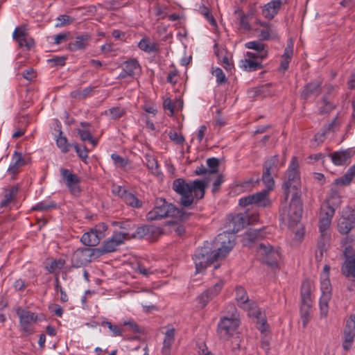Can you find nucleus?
I'll return each instance as SVG.
<instances>
[{
	"mask_svg": "<svg viewBox=\"0 0 355 355\" xmlns=\"http://www.w3.org/2000/svg\"><path fill=\"white\" fill-rule=\"evenodd\" d=\"M282 189L287 201L291 195L287 216L293 222H297L302 217L303 203L301 199V180L299 171V163L297 157H293L287 170L286 178L282 184Z\"/></svg>",
	"mask_w": 355,
	"mask_h": 355,
	"instance_id": "f257e3e1",
	"label": "nucleus"
},
{
	"mask_svg": "<svg viewBox=\"0 0 355 355\" xmlns=\"http://www.w3.org/2000/svg\"><path fill=\"white\" fill-rule=\"evenodd\" d=\"M221 243V247L217 250H211L209 246L198 248L193 259L196 266V272H201L215 261L224 258L233 248V241L229 238L227 233L219 234L216 238Z\"/></svg>",
	"mask_w": 355,
	"mask_h": 355,
	"instance_id": "f03ea898",
	"label": "nucleus"
},
{
	"mask_svg": "<svg viewBox=\"0 0 355 355\" xmlns=\"http://www.w3.org/2000/svg\"><path fill=\"white\" fill-rule=\"evenodd\" d=\"M166 217L179 218L181 220H185L189 214L163 198L157 199L154 208L146 215L147 219L153 221Z\"/></svg>",
	"mask_w": 355,
	"mask_h": 355,
	"instance_id": "7ed1b4c3",
	"label": "nucleus"
},
{
	"mask_svg": "<svg viewBox=\"0 0 355 355\" xmlns=\"http://www.w3.org/2000/svg\"><path fill=\"white\" fill-rule=\"evenodd\" d=\"M16 314L19 318V326L20 331L26 336H29L35 332L34 323L41 320V317L36 313L18 306Z\"/></svg>",
	"mask_w": 355,
	"mask_h": 355,
	"instance_id": "20e7f679",
	"label": "nucleus"
},
{
	"mask_svg": "<svg viewBox=\"0 0 355 355\" xmlns=\"http://www.w3.org/2000/svg\"><path fill=\"white\" fill-rule=\"evenodd\" d=\"M257 254L260 261L272 268H279L281 254L269 243H260L257 248Z\"/></svg>",
	"mask_w": 355,
	"mask_h": 355,
	"instance_id": "39448f33",
	"label": "nucleus"
},
{
	"mask_svg": "<svg viewBox=\"0 0 355 355\" xmlns=\"http://www.w3.org/2000/svg\"><path fill=\"white\" fill-rule=\"evenodd\" d=\"M311 285L308 281L303 282L301 287L300 316L302 326L305 328L310 321V311L312 307Z\"/></svg>",
	"mask_w": 355,
	"mask_h": 355,
	"instance_id": "423d86ee",
	"label": "nucleus"
},
{
	"mask_svg": "<svg viewBox=\"0 0 355 355\" xmlns=\"http://www.w3.org/2000/svg\"><path fill=\"white\" fill-rule=\"evenodd\" d=\"M173 189L179 194L181 198L179 203L183 207H189L194 203V198L191 194V182H186L183 178H178L173 180Z\"/></svg>",
	"mask_w": 355,
	"mask_h": 355,
	"instance_id": "0eeeda50",
	"label": "nucleus"
},
{
	"mask_svg": "<svg viewBox=\"0 0 355 355\" xmlns=\"http://www.w3.org/2000/svg\"><path fill=\"white\" fill-rule=\"evenodd\" d=\"M239 326L238 318L223 316L220 318L217 325V334L220 340H228L234 335V331Z\"/></svg>",
	"mask_w": 355,
	"mask_h": 355,
	"instance_id": "6e6552de",
	"label": "nucleus"
},
{
	"mask_svg": "<svg viewBox=\"0 0 355 355\" xmlns=\"http://www.w3.org/2000/svg\"><path fill=\"white\" fill-rule=\"evenodd\" d=\"M99 249L83 248L77 249L72 254L71 265L74 268L85 266L92 261L93 257L100 256Z\"/></svg>",
	"mask_w": 355,
	"mask_h": 355,
	"instance_id": "1a4fd4ad",
	"label": "nucleus"
},
{
	"mask_svg": "<svg viewBox=\"0 0 355 355\" xmlns=\"http://www.w3.org/2000/svg\"><path fill=\"white\" fill-rule=\"evenodd\" d=\"M60 172L62 180L65 183L70 193L73 196H79L81 191V189L79 185L80 182V178L67 168H61L60 169Z\"/></svg>",
	"mask_w": 355,
	"mask_h": 355,
	"instance_id": "9d476101",
	"label": "nucleus"
},
{
	"mask_svg": "<svg viewBox=\"0 0 355 355\" xmlns=\"http://www.w3.org/2000/svg\"><path fill=\"white\" fill-rule=\"evenodd\" d=\"M355 226V211L347 207L338 222V230L342 234H347Z\"/></svg>",
	"mask_w": 355,
	"mask_h": 355,
	"instance_id": "9b49d317",
	"label": "nucleus"
},
{
	"mask_svg": "<svg viewBox=\"0 0 355 355\" xmlns=\"http://www.w3.org/2000/svg\"><path fill=\"white\" fill-rule=\"evenodd\" d=\"M355 338V315L352 314L346 320L343 329V347L348 351L354 340Z\"/></svg>",
	"mask_w": 355,
	"mask_h": 355,
	"instance_id": "f8f14e48",
	"label": "nucleus"
},
{
	"mask_svg": "<svg viewBox=\"0 0 355 355\" xmlns=\"http://www.w3.org/2000/svg\"><path fill=\"white\" fill-rule=\"evenodd\" d=\"M229 230L223 233H227L229 238L231 241H233V245H234V238L232 233H236L242 230L245 225L248 223L246 216L243 214H237L234 215H230L229 216Z\"/></svg>",
	"mask_w": 355,
	"mask_h": 355,
	"instance_id": "ddd939ff",
	"label": "nucleus"
},
{
	"mask_svg": "<svg viewBox=\"0 0 355 355\" xmlns=\"http://www.w3.org/2000/svg\"><path fill=\"white\" fill-rule=\"evenodd\" d=\"M354 155L355 150L352 148H347L331 153L328 156L336 166H345L350 164L352 158Z\"/></svg>",
	"mask_w": 355,
	"mask_h": 355,
	"instance_id": "4468645a",
	"label": "nucleus"
},
{
	"mask_svg": "<svg viewBox=\"0 0 355 355\" xmlns=\"http://www.w3.org/2000/svg\"><path fill=\"white\" fill-rule=\"evenodd\" d=\"M92 39L90 34L82 33L75 37V40L68 44L67 49L71 51L85 50Z\"/></svg>",
	"mask_w": 355,
	"mask_h": 355,
	"instance_id": "2eb2a0df",
	"label": "nucleus"
},
{
	"mask_svg": "<svg viewBox=\"0 0 355 355\" xmlns=\"http://www.w3.org/2000/svg\"><path fill=\"white\" fill-rule=\"evenodd\" d=\"M141 67L137 59H130L123 62V68L122 71L119 73L118 79H125L128 77H133L135 71L140 70Z\"/></svg>",
	"mask_w": 355,
	"mask_h": 355,
	"instance_id": "dca6fc26",
	"label": "nucleus"
},
{
	"mask_svg": "<svg viewBox=\"0 0 355 355\" xmlns=\"http://www.w3.org/2000/svg\"><path fill=\"white\" fill-rule=\"evenodd\" d=\"M335 214V208L331 206L328 207L327 211H323L320 214L319 219V231L320 233H329L328 230L331 225L332 218Z\"/></svg>",
	"mask_w": 355,
	"mask_h": 355,
	"instance_id": "f3484780",
	"label": "nucleus"
},
{
	"mask_svg": "<svg viewBox=\"0 0 355 355\" xmlns=\"http://www.w3.org/2000/svg\"><path fill=\"white\" fill-rule=\"evenodd\" d=\"M161 233L159 227L153 225H142L138 227L135 232H132V239H143L146 236L151 237Z\"/></svg>",
	"mask_w": 355,
	"mask_h": 355,
	"instance_id": "a211bd4d",
	"label": "nucleus"
},
{
	"mask_svg": "<svg viewBox=\"0 0 355 355\" xmlns=\"http://www.w3.org/2000/svg\"><path fill=\"white\" fill-rule=\"evenodd\" d=\"M331 234L330 233H320L318 241V250L315 254L317 261H321L323 254L327 251L330 245Z\"/></svg>",
	"mask_w": 355,
	"mask_h": 355,
	"instance_id": "6ab92c4d",
	"label": "nucleus"
},
{
	"mask_svg": "<svg viewBox=\"0 0 355 355\" xmlns=\"http://www.w3.org/2000/svg\"><path fill=\"white\" fill-rule=\"evenodd\" d=\"M283 3L281 0H273L265 4L262 8V15L268 19H272L278 13Z\"/></svg>",
	"mask_w": 355,
	"mask_h": 355,
	"instance_id": "aec40b11",
	"label": "nucleus"
},
{
	"mask_svg": "<svg viewBox=\"0 0 355 355\" xmlns=\"http://www.w3.org/2000/svg\"><path fill=\"white\" fill-rule=\"evenodd\" d=\"M321 83L319 82H311L305 85L301 92V98L307 100L313 96H318L321 93Z\"/></svg>",
	"mask_w": 355,
	"mask_h": 355,
	"instance_id": "412c9836",
	"label": "nucleus"
},
{
	"mask_svg": "<svg viewBox=\"0 0 355 355\" xmlns=\"http://www.w3.org/2000/svg\"><path fill=\"white\" fill-rule=\"evenodd\" d=\"M234 15H236V23L243 33H248L252 31V28L250 25V19L245 15L243 10L238 7L234 10Z\"/></svg>",
	"mask_w": 355,
	"mask_h": 355,
	"instance_id": "4be33fe9",
	"label": "nucleus"
},
{
	"mask_svg": "<svg viewBox=\"0 0 355 355\" xmlns=\"http://www.w3.org/2000/svg\"><path fill=\"white\" fill-rule=\"evenodd\" d=\"M208 185V182L203 180H195L191 182V193H193L194 200H201L204 198L205 189Z\"/></svg>",
	"mask_w": 355,
	"mask_h": 355,
	"instance_id": "5701e85b",
	"label": "nucleus"
},
{
	"mask_svg": "<svg viewBox=\"0 0 355 355\" xmlns=\"http://www.w3.org/2000/svg\"><path fill=\"white\" fill-rule=\"evenodd\" d=\"M250 196L253 197V199H251L252 205H254L257 207L266 208L270 205V200L268 198V192L266 190L255 193L250 195Z\"/></svg>",
	"mask_w": 355,
	"mask_h": 355,
	"instance_id": "b1692460",
	"label": "nucleus"
},
{
	"mask_svg": "<svg viewBox=\"0 0 355 355\" xmlns=\"http://www.w3.org/2000/svg\"><path fill=\"white\" fill-rule=\"evenodd\" d=\"M265 234L263 229L249 230L244 233L243 243L245 245H248L255 241L264 238Z\"/></svg>",
	"mask_w": 355,
	"mask_h": 355,
	"instance_id": "393cba45",
	"label": "nucleus"
},
{
	"mask_svg": "<svg viewBox=\"0 0 355 355\" xmlns=\"http://www.w3.org/2000/svg\"><path fill=\"white\" fill-rule=\"evenodd\" d=\"M26 162L23 159L21 153L15 151L12 157V163L8 167V171L12 175L18 173L19 168L25 165Z\"/></svg>",
	"mask_w": 355,
	"mask_h": 355,
	"instance_id": "a878e982",
	"label": "nucleus"
},
{
	"mask_svg": "<svg viewBox=\"0 0 355 355\" xmlns=\"http://www.w3.org/2000/svg\"><path fill=\"white\" fill-rule=\"evenodd\" d=\"M355 177V164L350 166L347 172L341 177L336 178L334 184L335 185L348 186Z\"/></svg>",
	"mask_w": 355,
	"mask_h": 355,
	"instance_id": "bb28decb",
	"label": "nucleus"
},
{
	"mask_svg": "<svg viewBox=\"0 0 355 355\" xmlns=\"http://www.w3.org/2000/svg\"><path fill=\"white\" fill-rule=\"evenodd\" d=\"M80 241L86 246L94 247L99 244L101 239L97 236L95 231L91 230L83 234Z\"/></svg>",
	"mask_w": 355,
	"mask_h": 355,
	"instance_id": "cd10ccee",
	"label": "nucleus"
},
{
	"mask_svg": "<svg viewBox=\"0 0 355 355\" xmlns=\"http://www.w3.org/2000/svg\"><path fill=\"white\" fill-rule=\"evenodd\" d=\"M341 272L347 278H352L355 281V257L345 260L341 267Z\"/></svg>",
	"mask_w": 355,
	"mask_h": 355,
	"instance_id": "c85d7f7f",
	"label": "nucleus"
},
{
	"mask_svg": "<svg viewBox=\"0 0 355 355\" xmlns=\"http://www.w3.org/2000/svg\"><path fill=\"white\" fill-rule=\"evenodd\" d=\"M279 165L278 155L271 156L264 162L263 165V171L275 174L279 170Z\"/></svg>",
	"mask_w": 355,
	"mask_h": 355,
	"instance_id": "c756f323",
	"label": "nucleus"
},
{
	"mask_svg": "<svg viewBox=\"0 0 355 355\" xmlns=\"http://www.w3.org/2000/svg\"><path fill=\"white\" fill-rule=\"evenodd\" d=\"M113 225L118 226L122 230L121 233L125 234V236L128 238V239H132V231L135 228V225L132 221L130 220H124V221H114L112 223Z\"/></svg>",
	"mask_w": 355,
	"mask_h": 355,
	"instance_id": "7c9ffc66",
	"label": "nucleus"
},
{
	"mask_svg": "<svg viewBox=\"0 0 355 355\" xmlns=\"http://www.w3.org/2000/svg\"><path fill=\"white\" fill-rule=\"evenodd\" d=\"M138 47L146 53H155L159 51L157 44L148 37L143 38L138 44Z\"/></svg>",
	"mask_w": 355,
	"mask_h": 355,
	"instance_id": "2f4dec72",
	"label": "nucleus"
},
{
	"mask_svg": "<svg viewBox=\"0 0 355 355\" xmlns=\"http://www.w3.org/2000/svg\"><path fill=\"white\" fill-rule=\"evenodd\" d=\"M236 300L241 308H248L249 298L245 290L241 286L236 288Z\"/></svg>",
	"mask_w": 355,
	"mask_h": 355,
	"instance_id": "473e14b6",
	"label": "nucleus"
},
{
	"mask_svg": "<svg viewBox=\"0 0 355 355\" xmlns=\"http://www.w3.org/2000/svg\"><path fill=\"white\" fill-rule=\"evenodd\" d=\"M248 309H250V315L256 318L258 320V323L260 324L258 329L261 332L266 331L267 327V321L266 318L261 317V310L259 308H252L249 306Z\"/></svg>",
	"mask_w": 355,
	"mask_h": 355,
	"instance_id": "72a5a7b5",
	"label": "nucleus"
},
{
	"mask_svg": "<svg viewBox=\"0 0 355 355\" xmlns=\"http://www.w3.org/2000/svg\"><path fill=\"white\" fill-rule=\"evenodd\" d=\"M333 184L334 187H332L330 190L329 197L328 200V206L330 205L332 207H338L341 202V198L340 196V192L336 188L337 185H335L334 183Z\"/></svg>",
	"mask_w": 355,
	"mask_h": 355,
	"instance_id": "f704fd0d",
	"label": "nucleus"
},
{
	"mask_svg": "<svg viewBox=\"0 0 355 355\" xmlns=\"http://www.w3.org/2000/svg\"><path fill=\"white\" fill-rule=\"evenodd\" d=\"M101 325L104 327H107L111 331L112 336H123V332L125 331V329H122L119 325L113 324L107 320H103Z\"/></svg>",
	"mask_w": 355,
	"mask_h": 355,
	"instance_id": "c9c22d12",
	"label": "nucleus"
},
{
	"mask_svg": "<svg viewBox=\"0 0 355 355\" xmlns=\"http://www.w3.org/2000/svg\"><path fill=\"white\" fill-rule=\"evenodd\" d=\"M241 62V67L248 71H254L263 68V65L261 64V62H259L258 60H253L252 59L245 58Z\"/></svg>",
	"mask_w": 355,
	"mask_h": 355,
	"instance_id": "e433bc0d",
	"label": "nucleus"
},
{
	"mask_svg": "<svg viewBox=\"0 0 355 355\" xmlns=\"http://www.w3.org/2000/svg\"><path fill=\"white\" fill-rule=\"evenodd\" d=\"M65 261L62 259L52 260L49 263H46L45 268L49 273L53 274L60 270L64 266Z\"/></svg>",
	"mask_w": 355,
	"mask_h": 355,
	"instance_id": "4c0bfd02",
	"label": "nucleus"
},
{
	"mask_svg": "<svg viewBox=\"0 0 355 355\" xmlns=\"http://www.w3.org/2000/svg\"><path fill=\"white\" fill-rule=\"evenodd\" d=\"M124 202L133 208H140L143 205L142 201L139 200L133 193L128 192L123 200Z\"/></svg>",
	"mask_w": 355,
	"mask_h": 355,
	"instance_id": "58836bf2",
	"label": "nucleus"
},
{
	"mask_svg": "<svg viewBox=\"0 0 355 355\" xmlns=\"http://www.w3.org/2000/svg\"><path fill=\"white\" fill-rule=\"evenodd\" d=\"M58 147L61 150L63 153H67L69 151L71 144H69L66 137L62 136L61 130L59 131V136L56 139Z\"/></svg>",
	"mask_w": 355,
	"mask_h": 355,
	"instance_id": "ea45409f",
	"label": "nucleus"
},
{
	"mask_svg": "<svg viewBox=\"0 0 355 355\" xmlns=\"http://www.w3.org/2000/svg\"><path fill=\"white\" fill-rule=\"evenodd\" d=\"M118 244L115 243L113 239H109L103 243L102 247L99 249L100 256L105 254L116 251Z\"/></svg>",
	"mask_w": 355,
	"mask_h": 355,
	"instance_id": "a19ab883",
	"label": "nucleus"
},
{
	"mask_svg": "<svg viewBox=\"0 0 355 355\" xmlns=\"http://www.w3.org/2000/svg\"><path fill=\"white\" fill-rule=\"evenodd\" d=\"M77 133L83 141H88L93 145V146H96L97 145L98 140L93 137L89 130L78 128Z\"/></svg>",
	"mask_w": 355,
	"mask_h": 355,
	"instance_id": "79ce46f5",
	"label": "nucleus"
},
{
	"mask_svg": "<svg viewBox=\"0 0 355 355\" xmlns=\"http://www.w3.org/2000/svg\"><path fill=\"white\" fill-rule=\"evenodd\" d=\"M339 114H338L334 119L331 121V123H329L327 125H324L322 129L327 132V134H329L330 132H336L341 124V121L339 119Z\"/></svg>",
	"mask_w": 355,
	"mask_h": 355,
	"instance_id": "37998d69",
	"label": "nucleus"
},
{
	"mask_svg": "<svg viewBox=\"0 0 355 355\" xmlns=\"http://www.w3.org/2000/svg\"><path fill=\"white\" fill-rule=\"evenodd\" d=\"M211 290H206L202 294L196 297V302L200 308H204L207 306L208 302L213 299L210 295Z\"/></svg>",
	"mask_w": 355,
	"mask_h": 355,
	"instance_id": "c03bdc74",
	"label": "nucleus"
},
{
	"mask_svg": "<svg viewBox=\"0 0 355 355\" xmlns=\"http://www.w3.org/2000/svg\"><path fill=\"white\" fill-rule=\"evenodd\" d=\"M31 123L30 116L28 114L18 115L16 117L15 127L26 130V128Z\"/></svg>",
	"mask_w": 355,
	"mask_h": 355,
	"instance_id": "a18cd8bd",
	"label": "nucleus"
},
{
	"mask_svg": "<svg viewBox=\"0 0 355 355\" xmlns=\"http://www.w3.org/2000/svg\"><path fill=\"white\" fill-rule=\"evenodd\" d=\"M18 192L17 187H12L8 193L4 195L3 200L0 202V208L6 207L12 200Z\"/></svg>",
	"mask_w": 355,
	"mask_h": 355,
	"instance_id": "49530a36",
	"label": "nucleus"
},
{
	"mask_svg": "<svg viewBox=\"0 0 355 355\" xmlns=\"http://www.w3.org/2000/svg\"><path fill=\"white\" fill-rule=\"evenodd\" d=\"M331 299L330 296L321 295L320 298V309L321 317H326L329 312V302Z\"/></svg>",
	"mask_w": 355,
	"mask_h": 355,
	"instance_id": "de8ad7c7",
	"label": "nucleus"
},
{
	"mask_svg": "<svg viewBox=\"0 0 355 355\" xmlns=\"http://www.w3.org/2000/svg\"><path fill=\"white\" fill-rule=\"evenodd\" d=\"M147 168L152 171L153 173L159 175V166L157 159L153 156H147L146 157V164Z\"/></svg>",
	"mask_w": 355,
	"mask_h": 355,
	"instance_id": "09e8293b",
	"label": "nucleus"
},
{
	"mask_svg": "<svg viewBox=\"0 0 355 355\" xmlns=\"http://www.w3.org/2000/svg\"><path fill=\"white\" fill-rule=\"evenodd\" d=\"M56 204L54 202H46L42 201L37 203L35 206H33L31 209L33 211H48L51 208H55Z\"/></svg>",
	"mask_w": 355,
	"mask_h": 355,
	"instance_id": "8fccbe9b",
	"label": "nucleus"
},
{
	"mask_svg": "<svg viewBox=\"0 0 355 355\" xmlns=\"http://www.w3.org/2000/svg\"><path fill=\"white\" fill-rule=\"evenodd\" d=\"M108 113L111 115L112 119L116 120L123 116L125 114L126 111L123 107H114L105 112L106 114H107Z\"/></svg>",
	"mask_w": 355,
	"mask_h": 355,
	"instance_id": "3c124183",
	"label": "nucleus"
},
{
	"mask_svg": "<svg viewBox=\"0 0 355 355\" xmlns=\"http://www.w3.org/2000/svg\"><path fill=\"white\" fill-rule=\"evenodd\" d=\"M219 159L216 157H211L207 159V164L209 167V175L218 172Z\"/></svg>",
	"mask_w": 355,
	"mask_h": 355,
	"instance_id": "603ef678",
	"label": "nucleus"
},
{
	"mask_svg": "<svg viewBox=\"0 0 355 355\" xmlns=\"http://www.w3.org/2000/svg\"><path fill=\"white\" fill-rule=\"evenodd\" d=\"M320 289L322 295H328L331 297V285L329 279L321 278Z\"/></svg>",
	"mask_w": 355,
	"mask_h": 355,
	"instance_id": "864d4df0",
	"label": "nucleus"
},
{
	"mask_svg": "<svg viewBox=\"0 0 355 355\" xmlns=\"http://www.w3.org/2000/svg\"><path fill=\"white\" fill-rule=\"evenodd\" d=\"M73 146L77 153V155L83 161H85L88 158L89 150L85 146L81 147L78 144L74 143Z\"/></svg>",
	"mask_w": 355,
	"mask_h": 355,
	"instance_id": "5fc2aeb1",
	"label": "nucleus"
},
{
	"mask_svg": "<svg viewBox=\"0 0 355 355\" xmlns=\"http://www.w3.org/2000/svg\"><path fill=\"white\" fill-rule=\"evenodd\" d=\"M111 158L116 167L124 168L128 164V160L127 159L123 158L121 155L115 153L111 155Z\"/></svg>",
	"mask_w": 355,
	"mask_h": 355,
	"instance_id": "6e6d98bb",
	"label": "nucleus"
},
{
	"mask_svg": "<svg viewBox=\"0 0 355 355\" xmlns=\"http://www.w3.org/2000/svg\"><path fill=\"white\" fill-rule=\"evenodd\" d=\"M17 42L20 47H25L26 50H30L35 44L34 40L32 37H28V35L19 39Z\"/></svg>",
	"mask_w": 355,
	"mask_h": 355,
	"instance_id": "4d7b16f0",
	"label": "nucleus"
},
{
	"mask_svg": "<svg viewBox=\"0 0 355 355\" xmlns=\"http://www.w3.org/2000/svg\"><path fill=\"white\" fill-rule=\"evenodd\" d=\"M212 74L216 77V82L218 85H222L227 82L225 74L220 68L217 67L214 69Z\"/></svg>",
	"mask_w": 355,
	"mask_h": 355,
	"instance_id": "13d9d810",
	"label": "nucleus"
},
{
	"mask_svg": "<svg viewBox=\"0 0 355 355\" xmlns=\"http://www.w3.org/2000/svg\"><path fill=\"white\" fill-rule=\"evenodd\" d=\"M273 173L263 170L262 181L268 189H272L274 185Z\"/></svg>",
	"mask_w": 355,
	"mask_h": 355,
	"instance_id": "bf43d9fd",
	"label": "nucleus"
},
{
	"mask_svg": "<svg viewBox=\"0 0 355 355\" xmlns=\"http://www.w3.org/2000/svg\"><path fill=\"white\" fill-rule=\"evenodd\" d=\"M322 104L323 105L320 107V113L322 114H328L335 108V105L328 101L324 96L322 98Z\"/></svg>",
	"mask_w": 355,
	"mask_h": 355,
	"instance_id": "052dcab7",
	"label": "nucleus"
},
{
	"mask_svg": "<svg viewBox=\"0 0 355 355\" xmlns=\"http://www.w3.org/2000/svg\"><path fill=\"white\" fill-rule=\"evenodd\" d=\"M245 46L247 49L255 50L257 52H266L264 51V44L258 41L247 42Z\"/></svg>",
	"mask_w": 355,
	"mask_h": 355,
	"instance_id": "680f3d73",
	"label": "nucleus"
},
{
	"mask_svg": "<svg viewBox=\"0 0 355 355\" xmlns=\"http://www.w3.org/2000/svg\"><path fill=\"white\" fill-rule=\"evenodd\" d=\"M123 325L127 327V329L133 334L142 333L141 329L134 320L125 321L123 323Z\"/></svg>",
	"mask_w": 355,
	"mask_h": 355,
	"instance_id": "e2e57ef3",
	"label": "nucleus"
},
{
	"mask_svg": "<svg viewBox=\"0 0 355 355\" xmlns=\"http://www.w3.org/2000/svg\"><path fill=\"white\" fill-rule=\"evenodd\" d=\"M58 23L56 24L57 27H62L70 24L73 21V19L67 15H61L57 17Z\"/></svg>",
	"mask_w": 355,
	"mask_h": 355,
	"instance_id": "0e129e2a",
	"label": "nucleus"
},
{
	"mask_svg": "<svg viewBox=\"0 0 355 355\" xmlns=\"http://www.w3.org/2000/svg\"><path fill=\"white\" fill-rule=\"evenodd\" d=\"M28 35V34L27 30L25 28V26H21L17 27L15 29L14 33L12 34V37L15 41H17L19 39H21L25 36H27Z\"/></svg>",
	"mask_w": 355,
	"mask_h": 355,
	"instance_id": "69168bd1",
	"label": "nucleus"
},
{
	"mask_svg": "<svg viewBox=\"0 0 355 355\" xmlns=\"http://www.w3.org/2000/svg\"><path fill=\"white\" fill-rule=\"evenodd\" d=\"M168 135L170 139L177 144L182 145L185 141L184 137L175 131L171 130Z\"/></svg>",
	"mask_w": 355,
	"mask_h": 355,
	"instance_id": "338daca9",
	"label": "nucleus"
},
{
	"mask_svg": "<svg viewBox=\"0 0 355 355\" xmlns=\"http://www.w3.org/2000/svg\"><path fill=\"white\" fill-rule=\"evenodd\" d=\"M94 87H88L85 89H83L81 91H77L75 92H73V96L75 98H78L80 99H83L88 96L93 91Z\"/></svg>",
	"mask_w": 355,
	"mask_h": 355,
	"instance_id": "774afa93",
	"label": "nucleus"
}]
</instances>
